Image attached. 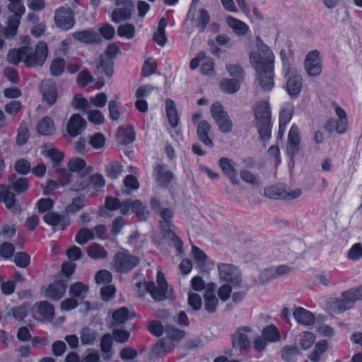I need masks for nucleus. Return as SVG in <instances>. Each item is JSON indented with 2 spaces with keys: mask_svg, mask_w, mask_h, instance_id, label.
I'll list each match as a JSON object with an SVG mask.
<instances>
[{
  "mask_svg": "<svg viewBox=\"0 0 362 362\" xmlns=\"http://www.w3.org/2000/svg\"><path fill=\"white\" fill-rule=\"evenodd\" d=\"M151 205L153 211L157 214L160 219V226L163 238L174 246L177 252H182V243L172 230L173 209L170 206H164L155 197L151 199Z\"/></svg>",
  "mask_w": 362,
  "mask_h": 362,
  "instance_id": "1",
  "label": "nucleus"
},
{
  "mask_svg": "<svg viewBox=\"0 0 362 362\" xmlns=\"http://www.w3.org/2000/svg\"><path fill=\"white\" fill-rule=\"evenodd\" d=\"M256 124L259 138L268 140L271 136V110L267 101H259L254 108Z\"/></svg>",
  "mask_w": 362,
  "mask_h": 362,
  "instance_id": "2",
  "label": "nucleus"
},
{
  "mask_svg": "<svg viewBox=\"0 0 362 362\" xmlns=\"http://www.w3.org/2000/svg\"><path fill=\"white\" fill-rule=\"evenodd\" d=\"M43 47L40 45L38 49V57L37 59L29 57L31 52L27 49V46H23L18 49L10 50L7 54V59L9 63L14 65L23 62L27 66L35 67L36 64L42 62L44 57L42 54Z\"/></svg>",
  "mask_w": 362,
  "mask_h": 362,
  "instance_id": "3",
  "label": "nucleus"
},
{
  "mask_svg": "<svg viewBox=\"0 0 362 362\" xmlns=\"http://www.w3.org/2000/svg\"><path fill=\"white\" fill-rule=\"evenodd\" d=\"M257 46L258 52L250 53V61L254 68L257 65L264 67H274V56L270 48L264 44L259 37H257Z\"/></svg>",
  "mask_w": 362,
  "mask_h": 362,
  "instance_id": "4",
  "label": "nucleus"
},
{
  "mask_svg": "<svg viewBox=\"0 0 362 362\" xmlns=\"http://www.w3.org/2000/svg\"><path fill=\"white\" fill-rule=\"evenodd\" d=\"M217 269L221 281L230 283L235 288L242 286V274L237 266L232 264L219 263L217 265Z\"/></svg>",
  "mask_w": 362,
  "mask_h": 362,
  "instance_id": "5",
  "label": "nucleus"
},
{
  "mask_svg": "<svg viewBox=\"0 0 362 362\" xmlns=\"http://www.w3.org/2000/svg\"><path fill=\"white\" fill-rule=\"evenodd\" d=\"M139 258L127 252H118L115 255L112 267L119 273H126L133 269L139 263Z\"/></svg>",
  "mask_w": 362,
  "mask_h": 362,
  "instance_id": "6",
  "label": "nucleus"
},
{
  "mask_svg": "<svg viewBox=\"0 0 362 362\" xmlns=\"http://www.w3.org/2000/svg\"><path fill=\"white\" fill-rule=\"evenodd\" d=\"M119 48L115 43H110L104 54L100 56L99 62L96 67L98 69H103L105 74L111 77L113 74V59L119 53Z\"/></svg>",
  "mask_w": 362,
  "mask_h": 362,
  "instance_id": "7",
  "label": "nucleus"
},
{
  "mask_svg": "<svg viewBox=\"0 0 362 362\" xmlns=\"http://www.w3.org/2000/svg\"><path fill=\"white\" fill-rule=\"evenodd\" d=\"M255 69L257 73V81L261 89L264 92L271 91L274 86V67L263 68L262 65H257Z\"/></svg>",
  "mask_w": 362,
  "mask_h": 362,
  "instance_id": "8",
  "label": "nucleus"
},
{
  "mask_svg": "<svg viewBox=\"0 0 362 362\" xmlns=\"http://www.w3.org/2000/svg\"><path fill=\"white\" fill-rule=\"evenodd\" d=\"M304 66L307 74L310 76H319L322 70V59L318 50L308 52L304 61Z\"/></svg>",
  "mask_w": 362,
  "mask_h": 362,
  "instance_id": "9",
  "label": "nucleus"
},
{
  "mask_svg": "<svg viewBox=\"0 0 362 362\" xmlns=\"http://www.w3.org/2000/svg\"><path fill=\"white\" fill-rule=\"evenodd\" d=\"M54 22L57 27L62 30L71 28L75 23L72 8L61 7L55 11Z\"/></svg>",
  "mask_w": 362,
  "mask_h": 362,
  "instance_id": "10",
  "label": "nucleus"
},
{
  "mask_svg": "<svg viewBox=\"0 0 362 362\" xmlns=\"http://www.w3.org/2000/svg\"><path fill=\"white\" fill-rule=\"evenodd\" d=\"M251 329L249 327H241L233 335L232 342L233 348L247 350L250 348L251 342L250 334Z\"/></svg>",
  "mask_w": 362,
  "mask_h": 362,
  "instance_id": "11",
  "label": "nucleus"
},
{
  "mask_svg": "<svg viewBox=\"0 0 362 362\" xmlns=\"http://www.w3.org/2000/svg\"><path fill=\"white\" fill-rule=\"evenodd\" d=\"M300 137L298 128L293 125L289 130L288 141L286 144V152L290 158L295 157L300 151Z\"/></svg>",
  "mask_w": 362,
  "mask_h": 362,
  "instance_id": "12",
  "label": "nucleus"
},
{
  "mask_svg": "<svg viewBox=\"0 0 362 362\" xmlns=\"http://www.w3.org/2000/svg\"><path fill=\"white\" fill-rule=\"evenodd\" d=\"M40 88L44 100L49 106L53 105L57 98V89L55 83L51 79H45L41 82Z\"/></svg>",
  "mask_w": 362,
  "mask_h": 362,
  "instance_id": "13",
  "label": "nucleus"
},
{
  "mask_svg": "<svg viewBox=\"0 0 362 362\" xmlns=\"http://www.w3.org/2000/svg\"><path fill=\"white\" fill-rule=\"evenodd\" d=\"M66 281L57 280L50 284L45 290V296L52 300H58L63 297L66 290Z\"/></svg>",
  "mask_w": 362,
  "mask_h": 362,
  "instance_id": "14",
  "label": "nucleus"
},
{
  "mask_svg": "<svg viewBox=\"0 0 362 362\" xmlns=\"http://www.w3.org/2000/svg\"><path fill=\"white\" fill-rule=\"evenodd\" d=\"M35 318L42 320H51L54 317V308L52 304L47 301H41L35 305Z\"/></svg>",
  "mask_w": 362,
  "mask_h": 362,
  "instance_id": "15",
  "label": "nucleus"
},
{
  "mask_svg": "<svg viewBox=\"0 0 362 362\" xmlns=\"http://www.w3.org/2000/svg\"><path fill=\"white\" fill-rule=\"evenodd\" d=\"M86 122L78 114L73 115L68 121L66 131L73 137L80 134L85 129Z\"/></svg>",
  "mask_w": 362,
  "mask_h": 362,
  "instance_id": "16",
  "label": "nucleus"
},
{
  "mask_svg": "<svg viewBox=\"0 0 362 362\" xmlns=\"http://www.w3.org/2000/svg\"><path fill=\"white\" fill-rule=\"evenodd\" d=\"M72 36L75 40L86 44H98L103 41L100 35L93 29L74 32Z\"/></svg>",
  "mask_w": 362,
  "mask_h": 362,
  "instance_id": "17",
  "label": "nucleus"
},
{
  "mask_svg": "<svg viewBox=\"0 0 362 362\" xmlns=\"http://www.w3.org/2000/svg\"><path fill=\"white\" fill-rule=\"evenodd\" d=\"M43 220L46 223L52 226L54 230H64L65 227L69 224V218L64 216H60L54 211L47 213L44 216Z\"/></svg>",
  "mask_w": 362,
  "mask_h": 362,
  "instance_id": "18",
  "label": "nucleus"
},
{
  "mask_svg": "<svg viewBox=\"0 0 362 362\" xmlns=\"http://www.w3.org/2000/svg\"><path fill=\"white\" fill-rule=\"evenodd\" d=\"M70 174L89 175L93 171V168L87 165L85 160L81 158H73L68 163Z\"/></svg>",
  "mask_w": 362,
  "mask_h": 362,
  "instance_id": "19",
  "label": "nucleus"
},
{
  "mask_svg": "<svg viewBox=\"0 0 362 362\" xmlns=\"http://www.w3.org/2000/svg\"><path fill=\"white\" fill-rule=\"evenodd\" d=\"M88 175L69 174L66 182L70 185V189L75 192H80L88 187Z\"/></svg>",
  "mask_w": 362,
  "mask_h": 362,
  "instance_id": "20",
  "label": "nucleus"
},
{
  "mask_svg": "<svg viewBox=\"0 0 362 362\" xmlns=\"http://www.w3.org/2000/svg\"><path fill=\"white\" fill-rule=\"evenodd\" d=\"M211 126L206 120H202L197 124V134L199 140L206 146L212 148L214 143L211 139L209 136L211 132Z\"/></svg>",
  "mask_w": 362,
  "mask_h": 362,
  "instance_id": "21",
  "label": "nucleus"
},
{
  "mask_svg": "<svg viewBox=\"0 0 362 362\" xmlns=\"http://www.w3.org/2000/svg\"><path fill=\"white\" fill-rule=\"evenodd\" d=\"M302 88L303 80L300 75L295 74L288 78L286 88L291 98H297L301 92Z\"/></svg>",
  "mask_w": 362,
  "mask_h": 362,
  "instance_id": "22",
  "label": "nucleus"
},
{
  "mask_svg": "<svg viewBox=\"0 0 362 362\" xmlns=\"http://www.w3.org/2000/svg\"><path fill=\"white\" fill-rule=\"evenodd\" d=\"M11 189L8 183L0 185V202L4 203L8 209H13L16 203L15 194Z\"/></svg>",
  "mask_w": 362,
  "mask_h": 362,
  "instance_id": "23",
  "label": "nucleus"
},
{
  "mask_svg": "<svg viewBox=\"0 0 362 362\" xmlns=\"http://www.w3.org/2000/svg\"><path fill=\"white\" fill-rule=\"evenodd\" d=\"M8 183L18 194L25 193L29 187L28 179L18 177L16 174H12L8 177Z\"/></svg>",
  "mask_w": 362,
  "mask_h": 362,
  "instance_id": "24",
  "label": "nucleus"
},
{
  "mask_svg": "<svg viewBox=\"0 0 362 362\" xmlns=\"http://www.w3.org/2000/svg\"><path fill=\"white\" fill-rule=\"evenodd\" d=\"M144 288L148 292L155 301H163L167 298V288L156 286L153 281H148L144 285Z\"/></svg>",
  "mask_w": 362,
  "mask_h": 362,
  "instance_id": "25",
  "label": "nucleus"
},
{
  "mask_svg": "<svg viewBox=\"0 0 362 362\" xmlns=\"http://www.w3.org/2000/svg\"><path fill=\"white\" fill-rule=\"evenodd\" d=\"M293 315L299 324L303 325H313L315 321V315L301 307L296 308L293 313Z\"/></svg>",
  "mask_w": 362,
  "mask_h": 362,
  "instance_id": "26",
  "label": "nucleus"
},
{
  "mask_svg": "<svg viewBox=\"0 0 362 362\" xmlns=\"http://www.w3.org/2000/svg\"><path fill=\"white\" fill-rule=\"evenodd\" d=\"M327 308L331 313L340 314L349 310V306L346 305L343 297H332L327 300Z\"/></svg>",
  "mask_w": 362,
  "mask_h": 362,
  "instance_id": "27",
  "label": "nucleus"
},
{
  "mask_svg": "<svg viewBox=\"0 0 362 362\" xmlns=\"http://www.w3.org/2000/svg\"><path fill=\"white\" fill-rule=\"evenodd\" d=\"M9 1L8 4V8L10 12L13 13V16L8 18L10 21H16L18 25H20L21 16L25 12V8L22 3V0H8Z\"/></svg>",
  "mask_w": 362,
  "mask_h": 362,
  "instance_id": "28",
  "label": "nucleus"
},
{
  "mask_svg": "<svg viewBox=\"0 0 362 362\" xmlns=\"http://www.w3.org/2000/svg\"><path fill=\"white\" fill-rule=\"evenodd\" d=\"M18 26L16 21L13 22L8 21L6 27H4L0 23V49L4 45V39L12 38L16 35Z\"/></svg>",
  "mask_w": 362,
  "mask_h": 362,
  "instance_id": "29",
  "label": "nucleus"
},
{
  "mask_svg": "<svg viewBox=\"0 0 362 362\" xmlns=\"http://www.w3.org/2000/svg\"><path fill=\"white\" fill-rule=\"evenodd\" d=\"M155 171L158 184L162 187H167L174 177L173 173L161 165H158Z\"/></svg>",
  "mask_w": 362,
  "mask_h": 362,
  "instance_id": "30",
  "label": "nucleus"
},
{
  "mask_svg": "<svg viewBox=\"0 0 362 362\" xmlns=\"http://www.w3.org/2000/svg\"><path fill=\"white\" fill-rule=\"evenodd\" d=\"M219 165L234 185H239L240 182L236 177L235 170L231 160L227 158H221L219 160Z\"/></svg>",
  "mask_w": 362,
  "mask_h": 362,
  "instance_id": "31",
  "label": "nucleus"
},
{
  "mask_svg": "<svg viewBox=\"0 0 362 362\" xmlns=\"http://www.w3.org/2000/svg\"><path fill=\"white\" fill-rule=\"evenodd\" d=\"M105 206L111 211L119 209L121 213L124 215L127 214L129 211V204L127 200L121 202L115 197H106Z\"/></svg>",
  "mask_w": 362,
  "mask_h": 362,
  "instance_id": "32",
  "label": "nucleus"
},
{
  "mask_svg": "<svg viewBox=\"0 0 362 362\" xmlns=\"http://www.w3.org/2000/svg\"><path fill=\"white\" fill-rule=\"evenodd\" d=\"M37 130L41 135L50 136L55 132L56 128L52 118L46 116L38 122L37 124Z\"/></svg>",
  "mask_w": 362,
  "mask_h": 362,
  "instance_id": "33",
  "label": "nucleus"
},
{
  "mask_svg": "<svg viewBox=\"0 0 362 362\" xmlns=\"http://www.w3.org/2000/svg\"><path fill=\"white\" fill-rule=\"evenodd\" d=\"M276 188H272V189H266L264 191V193L267 196H268L270 198L273 199H294L298 197H299L301 194L302 191L300 189H296L294 190H291L290 192L282 191V192H278L276 194H272L271 191H274Z\"/></svg>",
  "mask_w": 362,
  "mask_h": 362,
  "instance_id": "34",
  "label": "nucleus"
},
{
  "mask_svg": "<svg viewBox=\"0 0 362 362\" xmlns=\"http://www.w3.org/2000/svg\"><path fill=\"white\" fill-rule=\"evenodd\" d=\"M100 350L104 360L111 359L114 352L112 351V338L110 334H105L101 337Z\"/></svg>",
  "mask_w": 362,
  "mask_h": 362,
  "instance_id": "35",
  "label": "nucleus"
},
{
  "mask_svg": "<svg viewBox=\"0 0 362 362\" xmlns=\"http://www.w3.org/2000/svg\"><path fill=\"white\" fill-rule=\"evenodd\" d=\"M98 333L88 327H83L80 331L81 342L83 345H93L98 340Z\"/></svg>",
  "mask_w": 362,
  "mask_h": 362,
  "instance_id": "36",
  "label": "nucleus"
},
{
  "mask_svg": "<svg viewBox=\"0 0 362 362\" xmlns=\"http://www.w3.org/2000/svg\"><path fill=\"white\" fill-rule=\"evenodd\" d=\"M165 109L169 123L173 128H175L178 124L179 119L174 101L171 99H167L165 100Z\"/></svg>",
  "mask_w": 362,
  "mask_h": 362,
  "instance_id": "37",
  "label": "nucleus"
},
{
  "mask_svg": "<svg viewBox=\"0 0 362 362\" xmlns=\"http://www.w3.org/2000/svg\"><path fill=\"white\" fill-rule=\"evenodd\" d=\"M167 21L165 18L160 19L156 32L153 34V40L160 46H164L167 42V37L165 33Z\"/></svg>",
  "mask_w": 362,
  "mask_h": 362,
  "instance_id": "38",
  "label": "nucleus"
},
{
  "mask_svg": "<svg viewBox=\"0 0 362 362\" xmlns=\"http://www.w3.org/2000/svg\"><path fill=\"white\" fill-rule=\"evenodd\" d=\"M127 202L129 204V211L132 210L141 219H146L148 217L149 212L146 209V206L140 200L131 201L127 199Z\"/></svg>",
  "mask_w": 362,
  "mask_h": 362,
  "instance_id": "39",
  "label": "nucleus"
},
{
  "mask_svg": "<svg viewBox=\"0 0 362 362\" xmlns=\"http://www.w3.org/2000/svg\"><path fill=\"white\" fill-rule=\"evenodd\" d=\"M227 23L233 32L238 35H244L249 30L248 26L244 22L231 16L227 18Z\"/></svg>",
  "mask_w": 362,
  "mask_h": 362,
  "instance_id": "40",
  "label": "nucleus"
},
{
  "mask_svg": "<svg viewBox=\"0 0 362 362\" xmlns=\"http://www.w3.org/2000/svg\"><path fill=\"white\" fill-rule=\"evenodd\" d=\"M88 256L95 259H104L107 256V252L98 243H92L87 247Z\"/></svg>",
  "mask_w": 362,
  "mask_h": 362,
  "instance_id": "41",
  "label": "nucleus"
},
{
  "mask_svg": "<svg viewBox=\"0 0 362 362\" xmlns=\"http://www.w3.org/2000/svg\"><path fill=\"white\" fill-rule=\"evenodd\" d=\"M204 309L209 313H215L218 304V300L215 294L210 291H206L204 296Z\"/></svg>",
  "mask_w": 362,
  "mask_h": 362,
  "instance_id": "42",
  "label": "nucleus"
},
{
  "mask_svg": "<svg viewBox=\"0 0 362 362\" xmlns=\"http://www.w3.org/2000/svg\"><path fill=\"white\" fill-rule=\"evenodd\" d=\"M361 295V288H353L341 293V297L345 300V302L349 309L353 308L354 303L360 299Z\"/></svg>",
  "mask_w": 362,
  "mask_h": 362,
  "instance_id": "43",
  "label": "nucleus"
},
{
  "mask_svg": "<svg viewBox=\"0 0 362 362\" xmlns=\"http://www.w3.org/2000/svg\"><path fill=\"white\" fill-rule=\"evenodd\" d=\"M133 6H124L123 8H116L112 13V21L118 23L121 21L128 20L131 18V8Z\"/></svg>",
  "mask_w": 362,
  "mask_h": 362,
  "instance_id": "44",
  "label": "nucleus"
},
{
  "mask_svg": "<svg viewBox=\"0 0 362 362\" xmlns=\"http://www.w3.org/2000/svg\"><path fill=\"white\" fill-rule=\"evenodd\" d=\"M88 286L82 282L72 284L69 288V294L73 298H84L88 291Z\"/></svg>",
  "mask_w": 362,
  "mask_h": 362,
  "instance_id": "45",
  "label": "nucleus"
},
{
  "mask_svg": "<svg viewBox=\"0 0 362 362\" xmlns=\"http://www.w3.org/2000/svg\"><path fill=\"white\" fill-rule=\"evenodd\" d=\"M123 170V166L117 161H111L105 165V172L110 179H117Z\"/></svg>",
  "mask_w": 362,
  "mask_h": 362,
  "instance_id": "46",
  "label": "nucleus"
},
{
  "mask_svg": "<svg viewBox=\"0 0 362 362\" xmlns=\"http://www.w3.org/2000/svg\"><path fill=\"white\" fill-rule=\"evenodd\" d=\"M42 153L45 156L49 158L54 163L53 166L56 168V171L59 172V169L57 167V165L63 158V153L61 151H58L57 148L53 147H45L42 150Z\"/></svg>",
  "mask_w": 362,
  "mask_h": 362,
  "instance_id": "47",
  "label": "nucleus"
},
{
  "mask_svg": "<svg viewBox=\"0 0 362 362\" xmlns=\"http://www.w3.org/2000/svg\"><path fill=\"white\" fill-rule=\"evenodd\" d=\"M240 87V83L233 78H224L220 83L221 89L227 93L233 94L236 93Z\"/></svg>",
  "mask_w": 362,
  "mask_h": 362,
  "instance_id": "48",
  "label": "nucleus"
},
{
  "mask_svg": "<svg viewBox=\"0 0 362 362\" xmlns=\"http://www.w3.org/2000/svg\"><path fill=\"white\" fill-rule=\"evenodd\" d=\"M86 202L84 196L74 198L71 203L66 206L65 211L68 214H75L85 206Z\"/></svg>",
  "mask_w": 362,
  "mask_h": 362,
  "instance_id": "49",
  "label": "nucleus"
},
{
  "mask_svg": "<svg viewBox=\"0 0 362 362\" xmlns=\"http://www.w3.org/2000/svg\"><path fill=\"white\" fill-rule=\"evenodd\" d=\"M119 134L120 136V142L123 145L131 144L135 139V132L132 127L119 128Z\"/></svg>",
  "mask_w": 362,
  "mask_h": 362,
  "instance_id": "50",
  "label": "nucleus"
},
{
  "mask_svg": "<svg viewBox=\"0 0 362 362\" xmlns=\"http://www.w3.org/2000/svg\"><path fill=\"white\" fill-rule=\"evenodd\" d=\"M124 189L122 192L128 195L132 191L136 190L139 187V183L135 176L132 175H127L124 179Z\"/></svg>",
  "mask_w": 362,
  "mask_h": 362,
  "instance_id": "51",
  "label": "nucleus"
},
{
  "mask_svg": "<svg viewBox=\"0 0 362 362\" xmlns=\"http://www.w3.org/2000/svg\"><path fill=\"white\" fill-rule=\"evenodd\" d=\"M40 45H41L42 47H43V49H42V54H43V59H42V62H40V64H37L35 65V66H42L46 59H47V53H48V48H47V45L45 42H39L37 45L35 46V48L33 49V47H28L27 46V49H29V51L31 52L30 54H29V57L31 58V59H37V57H38V49L40 47Z\"/></svg>",
  "mask_w": 362,
  "mask_h": 362,
  "instance_id": "52",
  "label": "nucleus"
},
{
  "mask_svg": "<svg viewBox=\"0 0 362 362\" xmlns=\"http://www.w3.org/2000/svg\"><path fill=\"white\" fill-rule=\"evenodd\" d=\"M95 239L93 231L87 228L79 230L76 235V241L79 245H84L88 241Z\"/></svg>",
  "mask_w": 362,
  "mask_h": 362,
  "instance_id": "53",
  "label": "nucleus"
},
{
  "mask_svg": "<svg viewBox=\"0 0 362 362\" xmlns=\"http://www.w3.org/2000/svg\"><path fill=\"white\" fill-rule=\"evenodd\" d=\"M165 333L172 340H180L185 336V332L183 330L177 329L170 324L165 325Z\"/></svg>",
  "mask_w": 362,
  "mask_h": 362,
  "instance_id": "54",
  "label": "nucleus"
},
{
  "mask_svg": "<svg viewBox=\"0 0 362 362\" xmlns=\"http://www.w3.org/2000/svg\"><path fill=\"white\" fill-rule=\"evenodd\" d=\"M315 335L309 332H304L299 334L298 344L303 349L311 347L315 341Z\"/></svg>",
  "mask_w": 362,
  "mask_h": 362,
  "instance_id": "55",
  "label": "nucleus"
},
{
  "mask_svg": "<svg viewBox=\"0 0 362 362\" xmlns=\"http://www.w3.org/2000/svg\"><path fill=\"white\" fill-rule=\"evenodd\" d=\"M117 34L121 37L132 39L135 35V27L129 23L122 24L117 28Z\"/></svg>",
  "mask_w": 362,
  "mask_h": 362,
  "instance_id": "56",
  "label": "nucleus"
},
{
  "mask_svg": "<svg viewBox=\"0 0 362 362\" xmlns=\"http://www.w3.org/2000/svg\"><path fill=\"white\" fill-rule=\"evenodd\" d=\"M129 310L125 307H122L117 310H116L112 313V319L114 320V323L112 326L120 325L124 323L129 318Z\"/></svg>",
  "mask_w": 362,
  "mask_h": 362,
  "instance_id": "57",
  "label": "nucleus"
},
{
  "mask_svg": "<svg viewBox=\"0 0 362 362\" xmlns=\"http://www.w3.org/2000/svg\"><path fill=\"white\" fill-rule=\"evenodd\" d=\"M226 69L230 75L233 77V79L241 83L244 80L245 72L243 69L237 64H230L226 66Z\"/></svg>",
  "mask_w": 362,
  "mask_h": 362,
  "instance_id": "58",
  "label": "nucleus"
},
{
  "mask_svg": "<svg viewBox=\"0 0 362 362\" xmlns=\"http://www.w3.org/2000/svg\"><path fill=\"white\" fill-rule=\"evenodd\" d=\"M262 335L268 341L274 342L280 339V334L277 328L274 325H269L264 329Z\"/></svg>",
  "mask_w": 362,
  "mask_h": 362,
  "instance_id": "59",
  "label": "nucleus"
},
{
  "mask_svg": "<svg viewBox=\"0 0 362 362\" xmlns=\"http://www.w3.org/2000/svg\"><path fill=\"white\" fill-rule=\"evenodd\" d=\"M65 61L62 58L54 59L50 64V73L54 76H60L65 68Z\"/></svg>",
  "mask_w": 362,
  "mask_h": 362,
  "instance_id": "60",
  "label": "nucleus"
},
{
  "mask_svg": "<svg viewBox=\"0 0 362 362\" xmlns=\"http://www.w3.org/2000/svg\"><path fill=\"white\" fill-rule=\"evenodd\" d=\"M88 186H92L95 189L102 188L105 185V180L103 176L100 173H95L93 175H88Z\"/></svg>",
  "mask_w": 362,
  "mask_h": 362,
  "instance_id": "61",
  "label": "nucleus"
},
{
  "mask_svg": "<svg viewBox=\"0 0 362 362\" xmlns=\"http://www.w3.org/2000/svg\"><path fill=\"white\" fill-rule=\"evenodd\" d=\"M327 347L326 341H321L316 344L315 350L310 356V358L313 362H317L320 360L321 354L325 352Z\"/></svg>",
  "mask_w": 362,
  "mask_h": 362,
  "instance_id": "62",
  "label": "nucleus"
},
{
  "mask_svg": "<svg viewBox=\"0 0 362 362\" xmlns=\"http://www.w3.org/2000/svg\"><path fill=\"white\" fill-rule=\"evenodd\" d=\"M187 302L188 305L194 311H198L202 308V300L201 296L197 293L189 292Z\"/></svg>",
  "mask_w": 362,
  "mask_h": 362,
  "instance_id": "63",
  "label": "nucleus"
},
{
  "mask_svg": "<svg viewBox=\"0 0 362 362\" xmlns=\"http://www.w3.org/2000/svg\"><path fill=\"white\" fill-rule=\"evenodd\" d=\"M71 105L75 109H83L86 111L90 109L89 102L80 94H76L74 96Z\"/></svg>",
  "mask_w": 362,
  "mask_h": 362,
  "instance_id": "64",
  "label": "nucleus"
}]
</instances>
